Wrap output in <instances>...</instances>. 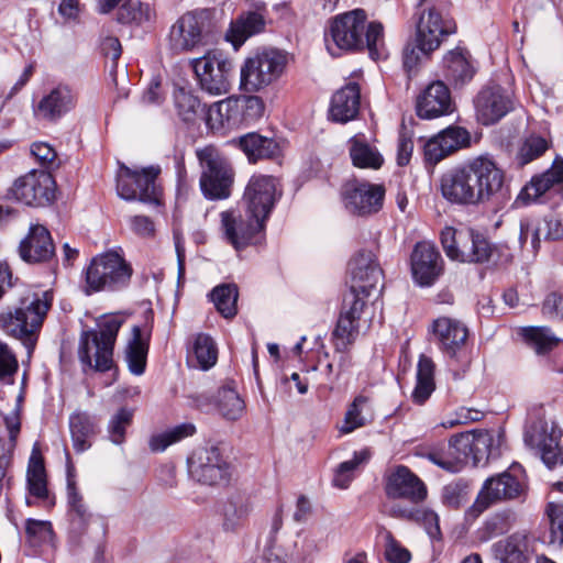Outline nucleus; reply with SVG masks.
I'll return each mask as SVG.
<instances>
[{
  "instance_id": "f257e3e1",
  "label": "nucleus",
  "mask_w": 563,
  "mask_h": 563,
  "mask_svg": "<svg viewBox=\"0 0 563 563\" xmlns=\"http://www.w3.org/2000/svg\"><path fill=\"white\" fill-rule=\"evenodd\" d=\"M442 197L457 206H478L509 199L505 173L485 156L446 170L440 179Z\"/></svg>"
},
{
  "instance_id": "f03ea898",
  "label": "nucleus",
  "mask_w": 563,
  "mask_h": 563,
  "mask_svg": "<svg viewBox=\"0 0 563 563\" xmlns=\"http://www.w3.org/2000/svg\"><path fill=\"white\" fill-rule=\"evenodd\" d=\"M327 51L332 56L342 52H368L372 59H383L388 55L385 44L384 25L378 21H367L363 9H354L334 16L324 32Z\"/></svg>"
},
{
  "instance_id": "7ed1b4c3",
  "label": "nucleus",
  "mask_w": 563,
  "mask_h": 563,
  "mask_svg": "<svg viewBox=\"0 0 563 563\" xmlns=\"http://www.w3.org/2000/svg\"><path fill=\"white\" fill-rule=\"evenodd\" d=\"M51 305L52 296L48 292L24 297L13 310L0 313V328L19 339L31 355Z\"/></svg>"
},
{
  "instance_id": "20e7f679",
  "label": "nucleus",
  "mask_w": 563,
  "mask_h": 563,
  "mask_svg": "<svg viewBox=\"0 0 563 563\" xmlns=\"http://www.w3.org/2000/svg\"><path fill=\"white\" fill-rule=\"evenodd\" d=\"M85 292L121 291L129 287L133 267L121 247L108 250L91 258L85 269Z\"/></svg>"
},
{
  "instance_id": "39448f33",
  "label": "nucleus",
  "mask_w": 563,
  "mask_h": 563,
  "mask_svg": "<svg viewBox=\"0 0 563 563\" xmlns=\"http://www.w3.org/2000/svg\"><path fill=\"white\" fill-rule=\"evenodd\" d=\"M123 322L121 316H103L97 321V329L84 331L78 349L81 363L98 372L110 371L115 340Z\"/></svg>"
},
{
  "instance_id": "423d86ee",
  "label": "nucleus",
  "mask_w": 563,
  "mask_h": 563,
  "mask_svg": "<svg viewBox=\"0 0 563 563\" xmlns=\"http://www.w3.org/2000/svg\"><path fill=\"white\" fill-rule=\"evenodd\" d=\"M440 241L445 255L459 263L487 264L497 261L499 253V247L485 234L471 228L445 227L440 233Z\"/></svg>"
},
{
  "instance_id": "0eeeda50",
  "label": "nucleus",
  "mask_w": 563,
  "mask_h": 563,
  "mask_svg": "<svg viewBox=\"0 0 563 563\" xmlns=\"http://www.w3.org/2000/svg\"><path fill=\"white\" fill-rule=\"evenodd\" d=\"M288 64L287 54L276 48H266L247 57L240 69V88L257 92L278 80Z\"/></svg>"
},
{
  "instance_id": "6e6552de",
  "label": "nucleus",
  "mask_w": 563,
  "mask_h": 563,
  "mask_svg": "<svg viewBox=\"0 0 563 563\" xmlns=\"http://www.w3.org/2000/svg\"><path fill=\"white\" fill-rule=\"evenodd\" d=\"M526 488L525 472L519 465H512L509 470L484 482L474 504L468 509V515L477 517L495 503L519 498L525 494Z\"/></svg>"
},
{
  "instance_id": "1a4fd4ad",
  "label": "nucleus",
  "mask_w": 563,
  "mask_h": 563,
  "mask_svg": "<svg viewBox=\"0 0 563 563\" xmlns=\"http://www.w3.org/2000/svg\"><path fill=\"white\" fill-rule=\"evenodd\" d=\"M201 167L200 188L203 196L210 200L227 199L231 195L233 172L214 146H206L196 152Z\"/></svg>"
},
{
  "instance_id": "9d476101",
  "label": "nucleus",
  "mask_w": 563,
  "mask_h": 563,
  "mask_svg": "<svg viewBox=\"0 0 563 563\" xmlns=\"http://www.w3.org/2000/svg\"><path fill=\"white\" fill-rule=\"evenodd\" d=\"M161 169L153 166L140 170L123 167L117 179V192L128 201L139 199L142 202L158 206L162 189L156 179Z\"/></svg>"
},
{
  "instance_id": "9b49d317",
  "label": "nucleus",
  "mask_w": 563,
  "mask_h": 563,
  "mask_svg": "<svg viewBox=\"0 0 563 563\" xmlns=\"http://www.w3.org/2000/svg\"><path fill=\"white\" fill-rule=\"evenodd\" d=\"M192 67L200 88L211 96H221L230 91L232 62L218 49L208 51L203 56L192 59Z\"/></svg>"
},
{
  "instance_id": "f8f14e48",
  "label": "nucleus",
  "mask_w": 563,
  "mask_h": 563,
  "mask_svg": "<svg viewBox=\"0 0 563 563\" xmlns=\"http://www.w3.org/2000/svg\"><path fill=\"white\" fill-rule=\"evenodd\" d=\"M220 220L225 241L236 251L261 242L265 221L249 211L225 210L220 213Z\"/></svg>"
},
{
  "instance_id": "ddd939ff",
  "label": "nucleus",
  "mask_w": 563,
  "mask_h": 563,
  "mask_svg": "<svg viewBox=\"0 0 563 563\" xmlns=\"http://www.w3.org/2000/svg\"><path fill=\"white\" fill-rule=\"evenodd\" d=\"M77 103L76 88L67 82H58L43 92L33 103L32 111L38 122L55 124L70 113Z\"/></svg>"
},
{
  "instance_id": "4468645a",
  "label": "nucleus",
  "mask_w": 563,
  "mask_h": 563,
  "mask_svg": "<svg viewBox=\"0 0 563 563\" xmlns=\"http://www.w3.org/2000/svg\"><path fill=\"white\" fill-rule=\"evenodd\" d=\"M56 184L46 170L33 169L19 177L10 189L12 197L30 207H45L55 199Z\"/></svg>"
},
{
  "instance_id": "2eb2a0df",
  "label": "nucleus",
  "mask_w": 563,
  "mask_h": 563,
  "mask_svg": "<svg viewBox=\"0 0 563 563\" xmlns=\"http://www.w3.org/2000/svg\"><path fill=\"white\" fill-rule=\"evenodd\" d=\"M188 471L192 479L208 485H223L230 478V465L216 446L196 451L188 459Z\"/></svg>"
},
{
  "instance_id": "dca6fc26",
  "label": "nucleus",
  "mask_w": 563,
  "mask_h": 563,
  "mask_svg": "<svg viewBox=\"0 0 563 563\" xmlns=\"http://www.w3.org/2000/svg\"><path fill=\"white\" fill-rule=\"evenodd\" d=\"M280 195L276 178L267 175H253L244 190V210L266 222Z\"/></svg>"
},
{
  "instance_id": "f3484780",
  "label": "nucleus",
  "mask_w": 563,
  "mask_h": 563,
  "mask_svg": "<svg viewBox=\"0 0 563 563\" xmlns=\"http://www.w3.org/2000/svg\"><path fill=\"white\" fill-rule=\"evenodd\" d=\"M345 209L356 216H368L383 208L385 187L367 181H349L342 188Z\"/></svg>"
},
{
  "instance_id": "a211bd4d",
  "label": "nucleus",
  "mask_w": 563,
  "mask_h": 563,
  "mask_svg": "<svg viewBox=\"0 0 563 563\" xmlns=\"http://www.w3.org/2000/svg\"><path fill=\"white\" fill-rule=\"evenodd\" d=\"M455 32V24L443 19L442 13L434 5L420 9L416 25L415 42L422 53H431L439 48L445 35Z\"/></svg>"
},
{
  "instance_id": "6ab92c4d",
  "label": "nucleus",
  "mask_w": 563,
  "mask_h": 563,
  "mask_svg": "<svg viewBox=\"0 0 563 563\" xmlns=\"http://www.w3.org/2000/svg\"><path fill=\"white\" fill-rule=\"evenodd\" d=\"M474 107L476 118L482 124H495L514 110V96L499 85L487 86L475 97Z\"/></svg>"
},
{
  "instance_id": "aec40b11",
  "label": "nucleus",
  "mask_w": 563,
  "mask_h": 563,
  "mask_svg": "<svg viewBox=\"0 0 563 563\" xmlns=\"http://www.w3.org/2000/svg\"><path fill=\"white\" fill-rule=\"evenodd\" d=\"M351 287L350 290L369 297L373 291H380L383 272L371 251L358 252L350 262Z\"/></svg>"
},
{
  "instance_id": "412c9836",
  "label": "nucleus",
  "mask_w": 563,
  "mask_h": 563,
  "mask_svg": "<svg viewBox=\"0 0 563 563\" xmlns=\"http://www.w3.org/2000/svg\"><path fill=\"white\" fill-rule=\"evenodd\" d=\"M351 287L350 290L369 297L373 291H380L383 272L371 251L358 252L350 262Z\"/></svg>"
},
{
  "instance_id": "4be33fe9",
  "label": "nucleus",
  "mask_w": 563,
  "mask_h": 563,
  "mask_svg": "<svg viewBox=\"0 0 563 563\" xmlns=\"http://www.w3.org/2000/svg\"><path fill=\"white\" fill-rule=\"evenodd\" d=\"M473 441V432H463L452 437L445 450L432 449L426 456L430 462L442 470L457 473L465 464L472 463Z\"/></svg>"
},
{
  "instance_id": "5701e85b",
  "label": "nucleus",
  "mask_w": 563,
  "mask_h": 563,
  "mask_svg": "<svg viewBox=\"0 0 563 563\" xmlns=\"http://www.w3.org/2000/svg\"><path fill=\"white\" fill-rule=\"evenodd\" d=\"M385 493L388 498L418 504L427 498L428 489L407 466L397 465L386 475Z\"/></svg>"
},
{
  "instance_id": "b1692460",
  "label": "nucleus",
  "mask_w": 563,
  "mask_h": 563,
  "mask_svg": "<svg viewBox=\"0 0 563 563\" xmlns=\"http://www.w3.org/2000/svg\"><path fill=\"white\" fill-rule=\"evenodd\" d=\"M443 260L437 247L429 242L416 244L411 255V271L421 286H430L441 275Z\"/></svg>"
},
{
  "instance_id": "393cba45",
  "label": "nucleus",
  "mask_w": 563,
  "mask_h": 563,
  "mask_svg": "<svg viewBox=\"0 0 563 563\" xmlns=\"http://www.w3.org/2000/svg\"><path fill=\"white\" fill-rule=\"evenodd\" d=\"M67 503L70 516L69 539L74 545H81V537L86 532L90 522H96L101 529V533H106L104 525L101 520L95 519L88 511L82 496L77 490L74 478L68 475L67 478Z\"/></svg>"
},
{
  "instance_id": "a878e982",
  "label": "nucleus",
  "mask_w": 563,
  "mask_h": 563,
  "mask_svg": "<svg viewBox=\"0 0 563 563\" xmlns=\"http://www.w3.org/2000/svg\"><path fill=\"white\" fill-rule=\"evenodd\" d=\"M431 332L439 349L448 356L455 357L468 338L467 327L459 319L439 317L431 324Z\"/></svg>"
},
{
  "instance_id": "bb28decb",
  "label": "nucleus",
  "mask_w": 563,
  "mask_h": 563,
  "mask_svg": "<svg viewBox=\"0 0 563 563\" xmlns=\"http://www.w3.org/2000/svg\"><path fill=\"white\" fill-rule=\"evenodd\" d=\"M470 140L471 135L464 128L449 126L426 143V161L437 164L452 153L468 146Z\"/></svg>"
},
{
  "instance_id": "cd10ccee",
  "label": "nucleus",
  "mask_w": 563,
  "mask_h": 563,
  "mask_svg": "<svg viewBox=\"0 0 563 563\" xmlns=\"http://www.w3.org/2000/svg\"><path fill=\"white\" fill-rule=\"evenodd\" d=\"M553 188H563V158L561 156L554 158L548 170L531 178L520 190L515 203L527 206Z\"/></svg>"
},
{
  "instance_id": "c85d7f7f",
  "label": "nucleus",
  "mask_w": 563,
  "mask_h": 563,
  "mask_svg": "<svg viewBox=\"0 0 563 563\" xmlns=\"http://www.w3.org/2000/svg\"><path fill=\"white\" fill-rule=\"evenodd\" d=\"M202 23L194 12L183 14L170 27L169 47L175 53L189 52L202 44Z\"/></svg>"
},
{
  "instance_id": "c756f323",
  "label": "nucleus",
  "mask_w": 563,
  "mask_h": 563,
  "mask_svg": "<svg viewBox=\"0 0 563 563\" xmlns=\"http://www.w3.org/2000/svg\"><path fill=\"white\" fill-rule=\"evenodd\" d=\"M417 115L421 119H434L453 111L451 93L442 81H433L418 96Z\"/></svg>"
},
{
  "instance_id": "7c9ffc66",
  "label": "nucleus",
  "mask_w": 563,
  "mask_h": 563,
  "mask_svg": "<svg viewBox=\"0 0 563 563\" xmlns=\"http://www.w3.org/2000/svg\"><path fill=\"white\" fill-rule=\"evenodd\" d=\"M20 256L27 263H41L51 260L55 254V246L49 231L41 224H33L29 234L21 241Z\"/></svg>"
},
{
  "instance_id": "2f4dec72",
  "label": "nucleus",
  "mask_w": 563,
  "mask_h": 563,
  "mask_svg": "<svg viewBox=\"0 0 563 563\" xmlns=\"http://www.w3.org/2000/svg\"><path fill=\"white\" fill-rule=\"evenodd\" d=\"M361 91L356 82H349L332 96L329 114L340 123L353 120L360 110Z\"/></svg>"
},
{
  "instance_id": "473e14b6",
  "label": "nucleus",
  "mask_w": 563,
  "mask_h": 563,
  "mask_svg": "<svg viewBox=\"0 0 563 563\" xmlns=\"http://www.w3.org/2000/svg\"><path fill=\"white\" fill-rule=\"evenodd\" d=\"M235 98H228L214 102L209 107L206 115L207 125L213 131H229L242 125Z\"/></svg>"
},
{
  "instance_id": "72a5a7b5",
  "label": "nucleus",
  "mask_w": 563,
  "mask_h": 563,
  "mask_svg": "<svg viewBox=\"0 0 563 563\" xmlns=\"http://www.w3.org/2000/svg\"><path fill=\"white\" fill-rule=\"evenodd\" d=\"M494 556L500 563H529L531 550L525 534L515 533L496 542Z\"/></svg>"
},
{
  "instance_id": "f704fd0d",
  "label": "nucleus",
  "mask_w": 563,
  "mask_h": 563,
  "mask_svg": "<svg viewBox=\"0 0 563 563\" xmlns=\"http://www.w3.org/2000/svg\"><path fill=\"white\" fill-rule=\"evenodd\" d=\"M73 446L77 453H82L91 446V440L97 433V422L86 411H77L68 420Z\"/></svg>"
},
{
  "instance_id": "c9c22d12",
  "label": "nucleus",
  "mask_w": 563,
  "mask_h": 563,
  "mask_svg": "<svg viewBox=\"0 0 563 563\" xmlns=\"http://www.w3.org/2000/svg\"><path fill=\"white\" fill-rule=\"evenodd\" d=\"M265 27V19L262 13L249 11L242 13L227 33V38L235 47L241 46L249 37L261 33Z\"/></svg>"
},
{
  "instance_id": "e433bc0d",
  "label": "nucleus",
  "mask_w": 563,
  "mask_h": 563,
  "mask_svg": "<svg viewBox=\"0 0 563 563\" xmlns=\"http://www.w3.org/2000/svg\"><path fill=\"white\" fill-rule=\"evenodd\" d=\"M349 152L357 168L378 169L384 164L383 155L363 134H356L349 140Z\"/></svg>"
},
{
  "instance_id": "4c0bfd02",
  "label": "nucleus",
  "mask_w": 563,
  "mask_h": 563,
  "mask_svg": "<svg viewBox=\"0 0 563 563\" xmlns=\"http://www.w3.org/2000/svg\"><path fill=\"white\" fill-rule=\"evenodd\" d=\"M173 103L177 117L186 124H195L205 112L199 97L185 87L174 89Z\"/></svg>"
},
{
  "instance_id": "58836bf2",
  "label": "nucleus",
  "mask_w": 563,
  "mask_h": 563,
  "mask_svg": "<svg viewBox=\"0 0 563 563\" xmlns=\"http://www.w3.org/2000/svg\"><path fill=\"white\" fill-rule=\"evenodd\" d=\"M472 432L474 433V441L472 443V464L474 466L486 463L492 459H497L500 455L503 442L500 433L494 434L489 431Z\"/></svg>"
},
{
  "instance_id": "ea45409f",
  "label": "nucleus",
  "mask_w": 563,
  "mask_h": 563,
  "mask_svg": "<svg viewBox=\"0 0 563 563\" xmlns=\"http://www.w3.org/2000/svg\"><path fill=\"white\" fill-rule=\"evenodd\" d=\"M239 146L247 156L250 162L272 158L279 152L278 144L269 137L257 133H247L239 139Z\"/></svg>"
},
{
  "instance_id": "a19ab883",
  "label": "nucleus",
  "mask_w": 563,
  "mask_h": 563,
  "mask_svg": "<svg viewBox=\"0 0 563 563\" xmlns=\"http://www.w3.org/2000/svg\"><path fill=\"white\" fill-rule=\"evenodd\" d=\"M434 369L435 365L431 357L427 355H420L418 365H417V383L416 387L412 391V400L422 405L424 401L431 396L434 391L435 383H434Z\"/></svg>"
},
{
  "instance_id": "79ce46f5",
  "label": "nucleus",
  "mask_w": 563,
  "mask_h": 563,
  "mask_svg": "<svg viewBox=\"0 0 563 563\" xmlns=\"http://www.w3.org/2000/svg\"><path fill=\"white\" fill-rule=\"evenodd\" d=\"M148 343L142 338V330L139 325L132 328V339L125 349V361L130 372L134 375H142L145 371Z\"/></svg>"
},
{
  "instance_id": "37998d69",
  "label": "nucleus",
  "mask_w": 563,
  "mask_h": 563,
  "mask_svg": "<svg viewBox=\"0 0 563 563\" xmlns=\"http://www.w3.org/2000/svg\"><path fill=\"white\" fill-rule=\"evenodd\" d=\"M443 63L446 78L456 85H463L473 78L474 69L463 51H451L445 55Z\"/></svg>"
},
{
  "instance_id": "c03bdc74",
  "label": "nucleus",
  "mask_w": 563,
  "mask_h": 563,
  "mask_svg": "<svg viewBox=\"0 0 563 563\" xmlns=\"http://www.w3.org/2000/svg\"><path fill=\"white\" fill-rule=\"evenodd\" d=\"M538 452L549 468L563 464V433L552 429L551 432L542 434Z\"/></svg>"
},
{
  "instance_id": "a18cd8bd",
  "label": "nucleus",
  "mask_w": 563,
  "mask_h": 563,
  "mask_svg": "<svg viewBox=\"0 0 563 563\" xmlns=\"http://www.w3.org/2000/svg\"><path fill=\"white\" fill-rule=\"evenodd\" d=\"M195 433V424L191 422H184L164 432L153 434L148 440V446L152 452H163L169 445L192 437Z\"/></svg>"
},
{
  "instance_id": "49530a36",
  "label": "nucleus",
  "mask_w": 563,
  "mask_h": 563,
  "mask_svg": "<svg viewBox=\"0 0 563 563\" xmlns=\"http://www.w3.org/2000/svg\"><path fill=\"white\" fill-rule=\"evenodd\" d=\"M217 408L227 420H238L245 410V404L238 391L231 386H223L217 394Z\"/></svg>"
},
{
  "instance_id": "de8ad7c7",
  "label": "nucleus",
  "mask_w": 563,
  "mask_h": 563,
  "mask_svg": "<svg viewBox=\"0 0 563 563\" xmlns=\"http://www.w3.org/2000/svg\"><path fill=\"white\" fill-rule=\"evenodd\" d=\"M369 404V398L365 395H357L353 401L347 406L342 424L339 427L341 434H349L364 427L367 419L364 416V410Z\"/></svg>"
},
{
  "instance_id": "09e8293b",
  "label": "nucleus",
  "mask_w": 563,
  "mask_h": 563,
  "mask_svg": "<svg viewBox=\"0 0 563 563\" xmlns=\"http://www.w3.org/2000/svg\"><path fill=\"white\" fill-rule=\"evenodd\" d=\"M360 332V323L340 314L332 332V342L335 352H346L355 342Z\"/></svg>"
},
{
  "instance_id": "8fccbe9b",
  "label": "nucleus",
  "mask_w": 563,
  "mask_h": 563,
  "mask_svg": "<svg viewBox=\"0 0 563 563\" xmlns=\"http://www.w3.org/2000/svg\"><path fill=\"white\" fill-rule=\"evenodd\" d=\"M192 354L199 368H211L218 360V349L213 339L205 333L197 334L192 343Z\"/></svg>"
},
{
  "instance_id": "3c124183",
  "label": "nucleus",
  "mask_w": 563,
  "mask_h": 563,
  "mask_svg": "<svg viewBox=\"0 0 563 563\" xmlns=\"http://www.w3.org/2000/svg\"><path fill=\"white\" fill-rule=\"evenodd\" d=\"M525 341L538 353L544 354L559 344V339L547 327H527L521 331Z\"/></svg>"
},
{
  "instance_id": "603ef678",
  "label": "nucleus",
  "mask_w": 563,
  "mask_h": 563,
  "mask_svg": "<svg viewBox=\"0 0 563 563\" xmlns=\"http://www.w3.org/2000/svg\"><path fill=\"white\" fill-rule=\"evenodd\" d=\"M217 310L227 319L236 314L238 288L235 285L223 284L213 288L210 294Z\"/></svg>"
},
{
  "instance_id": "864d4df0",
  "label": "nucleus",
  "mask_w": 563,
  "mask_h": 563,
  "mask_svg": "<svg viewBox=\"0 0 563 563\" xmlns=\"http://www.w3.org/2000/svg\"><path fill=\"white\" fill-rule=\"evenodd\" d=\"M548 148L549 142L547 139L531 134L520 144L516 155V162L522 167L542 156Z\"/></svg>"
},
{
  "instance_id": "5fc2aeb1",
  "label": "nucleus",
  "mask_w": 563,
  "mask_h": 563,
  "mask_svg": "<svg viewBox=\"0 0 563 563\" xmlns=\"http://www.w3.org/2000/svg\"><path fill=\"white\" fill-rule=\"evenodd\" d=\"M26 479L31 495L41 499L47 497L45 468L41 459L31 457Z\"/></svg>"
},
{
  "instance_id": "6e6d98bb",
  "label": "nucleus",
  "mask_w": 563,
  "mask_h": 563,
  "mask_svg": "<svg viewBox=\"0 0 563 563\" xmlns=\"http://www.w3.org/2000/svg\"><path fill=\"white\" fill-rule=\"evenodd\" d=\"M239 108V114L242 119V125H249L261 119L265 111V104L258 96H243L235 98Z\"/></svg>"
},
{
  "instance_id": "4d7b16f0",
  "label": "nucleus",
  "mask_w": 563,
  "mask_h": 563,
  "mask_svg": "<svg viewBox=\"0 0 563 563\" xmlns=\"http://www.w3.org/2000/svg\"><path fill=\"white\" fill-rule=\"evenodd\" d=\"M133 416V409L122 407L111 417L108 423V432L114 444H121L124 441L125 431L131 426Z\"/></svg>"
},
{
  "instance_id": "13d9d810",
  "label": "nucleus",
  "mask_w": 563,
  "mask_h": 563,
  "mask_svg": "<svg viewBox=\"0 0 563 563\" xmlns=\"http://www.w3.org/2000/svg\"><path fill=\"white\" fill-rule=\"evenodd\" d=\"M366 460L365 453H355L353 459L344 461L335 470L333 485L338 488H347L354 478V471Z\"/></svg>"
},
{
  "instance_id": "bf43d9fd",
  "label": "nucleus",
  "mask_w": 563,
  "mask_h": 563,
  "mask_svg": "<svg viewBox=\"0 0 563 563\" xmlns=\"http://www.w3.org/2000/svg\"><path fill=\"white\" fill-rule=\"evenodd\" d=\"M382 533L385 541L386 561L388 563H409L411 560L410 551L402 547L401 543L395 539L390 531L384 529Z\"/></svg>"
},
{
  "instance_id": "052dcab7",
  "label": "nucleus",
  "mask_w": 563,
  "mask_h": 563,
  "mask_svg": "<svg viewBox=\"0 0 563 563\" xmlns=\"http://www.w3.org/2000/svg\"><path fill=\"white\" fill-rule=\"evenodd\" d=\"M121 21H134L139 24L151 22L155 18V11L148 2H136L130 7L120 9Z\"/></svg>"
},
{
  "instance_id": "680f3d73",
  "label": "nucleus",
  "mask_w": 563,
  "mask_h": 563,
  "mask_svg": "<svg viewBox=\"0 0 563 563\" xmlns=\"http://www.w3.org/2000/svg\"><path fill=\"white\" fill-rule=\"evenodd\" d=\"M550 519V543L563 544V504L551 501L547 505Z\"/></svg>"
},
{
  "instance_id": "e2e57ef3",
  "label": "nucleus",
  "mask_w": 563,
  "mask_h": 563,
  "mask_svg": "<svg viewBox=\"0 0 563 563\" xmlns=\"http://www.w3.org/2000/svg\"><path fill=\"white\" fill-rule=\"evenodd\" d=\"M250 512L249 504L241 497L230 499L223 508L224 526L234 528Z\"/></svg>"
},
{
  "instance_id": "0e129e2a",
  "label": "nucleus",
  "mask_w": 563,
  "mask_h": 563,
  "mask_svg": "<svg viewBox=\"0 0 563 563\" xmlns=\"http://www.w3.org/2000/svg\"><path fill=\"white\" fill-rule=\"evenodd\" d=\"M366 298L361 294L349 291L343 299V306L340 314H345L351 320L360 323L361 316L366 306Z\"/></svg>"
},
{
  "instance_id": "69168bd1",
  "label": "nucleus",
  "mask_w": 563,
  "mask_h": 563,
  "mask_svg": "<svg viewBox=\"0 0 563 563\" xmlns=\"http://www.w3.org/2000/svg\"><path fill=\"white\" fill-rule=\"evenodd\" d=\"M413 521L423 526L431 539L438 540L441 538L439 516L433 510L417 508Z\"/></svg>"
},
{
  "instance_id": "338daca9",
  "label": "nucleus",
  "mask_w": 563,
  "mask_h": 563,
  "mask_svg": "<svg viewBox=\"0 0 563 563\" xmlns=\"http://www.w3.org/2000/svg\"><path fill=\"white\" fill-rule=\"evenodd\" d=\"M18 369V361L9 346L0 341V379L13 375Z\"/></svg>"
},
{
  "instance_id": "774afa93",
  "label": "nucleus",
  "mask_w": 563,
  "mask_h": 563,
  "mask_svg": "<svg viewBox=\"0 0 563 563\" xmlns=\"http://www.w3.org/2000/svg\"><path fill=\"white\" fill-rule=\"evenodd\" d=\"M542 313L550 319L563 320V297L556 292L548 295L543 301Z\"/></svg>"
}]
</instances>
